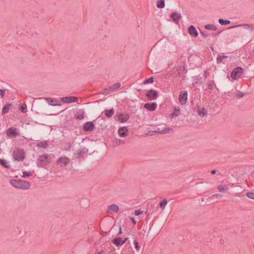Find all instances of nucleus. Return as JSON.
<instances>
[{
	"mask_svg": "<svg viewBox=\"0 0 254 254\" xmlns=\"http://www.w3.org/2000/svg\"><path fill=\"white\" fill-rule=\"evenodd\" d=\"M146 96L149 100H154L158 97V92L157 90L150 89L146 94Z\"/></svg>",
	"mask_w": 254,
	"mask_h": 254,
	"instance_id": "nucleus-6",
	"label": "nucleus"
},
{
	"mask_svg": "<svg viewBox=\"0 0 254 254\" xmlns=\"http://www.w3.org/2000/svg\"><path fill=\"white\" fill-rule=\"evenodd\" d=\"M227 36L230 37V38H231V37H232V34L231 33L228 34Z\"/></svg>",
	"mask_w": 254,
	"mask_h": 254,
	"instance_id": "nucleus-55",
	"label": "nucleus"
},
{
	"mask_svg": "<svg viewBox=\"0 0 254 254\" xmlns=\"http://www.w3.org/2000/svg\"><path fill=\"white\" fill-rule=\"evenodd\" d=\"M143 212V211L141 210V209H137L134 211V214L136 216H138L141 214Z\"/></svg>",
	"mask_w": 254,
	"mask_h": 254,
	"instance_id": "nucleus-43",
	"label": "nucleus"
},
{
	"mask_svg": "<svg viewBox=\"0 0 254 254\" xmlns=\"http://www.w3.org/2000/svg\"><path fill=\"white\" fill-rule=\"evenodd\" d=\"M167 203V200L166 199H163L159 204L160 208L163 209Z\"/></svg>",
	"mask_w": 254,
	"mask_h": 254,
	"instance_id": "nucleus-35",
	"label": "nucleus"
},
{
	"mask_svg": "<svg viewBox=\"0 0 254 254\" xmlns=\"http://www.w3.org/2000/svg\"><path fill=\"white\" fill-rule=\"evenodd\" d=\"M198 114L201 117H203L207 114V111H206L204 108H202L199 109L197 111Z\"/></svg>",
	"mask_w": 254,
	"mask_h": 254,
	"instance_id": "nucleus-29",
	"label": "nucleus"
},
{
	"mask_svg": "<svg viewBox=\"0 0 254 254\" xmlns=\"http://www.w3.org/2000/svg\"><path fill=\"white\" fill-rule=\"evenodd\" d=\"M112 243L117 246H122L123 245L122 239L121 237H117L113 239Z\"/></svg>",
	"mask_w": 254,
	"mask_h": 254,
	"instance_id": "nucleus-20",
	"label": "nucleus"
},
{
	"mask_svg": "<svg viewBox=\"0 0 254 254\" xmlns=\"http://www.w3.org/2000/svg\"><path fill=\"white\" fill-rule=\"evenodd\" d=\"M71 144H69L68 149H69L71 148Z\"/></svg>",
	"mask_w": 254,
	"mask_h": 254,
	"instance_id": "nucleus-58",
	"label": "nucleus"
},
{
	"mask_svg": "<svg viewBox=\"0 0 254 254\" xmlns=\"http://www.w3.org/2000/svg\"><path fill=\"white\" fill-rule=\"evenodd\" d=\"M122 233V228H121V227H120V230H119V232L118 233V235L121 234Z\"/></svg>",
	"mask_w": 254,
	"mask_h": 254,
	"instance_id": "nucleus-53",
	"label": "nucleus"
},
{
	"mask_svg": "<svg viewBox=\"0 0 254 254\" xmlns=\"http://www.w3.org/2000/svg\"><path fill=\"white\" fill-rule=\"evenodd\" d=\"M36 146L39 148L46 149L48 147V141L47 140H44L43 141L38 142L36 144Z\"/></svg>",
	"mask_w": 254,
	"mask_h": 254,
	"instance_id": "nucleus-19",
	"label": "nucleus"
},
{
	"mask_svg": "<svg viewBox=\"0 0 254 254\" xmlns=\"http://www.w3.org/2000/svg\"><path fill=\"white\" fill-rule=\"evenodd\" d=\"M27 109V106L25 104H22L20 107V110L22 113H26Z\"/></svg>",
	"mask_w": 254,
	"mask_h": 254,
	"instance_id": "nucleus-37",
	"label": "nucleus"
},
{
	"mask_svg": "<svg viewBox=\"0 0 254 254\" xmlns=\"http://www.w3.org/2000/svg\"><path fill=\"white\" fill-rule=\"evenodd\" d=\"M189 34L193 37H197L198 33L194 26L191 25L188 28Z\"/></svg>",
	"mask_w": 254,
	"mask_h": 254,
	"instance_id": "nucleus-14",
	"label": "nucleus"
},
{
	"mask_svg": "<svg viewBox=\"0 0 254 254\" xmlns=\"http://www.w3.org/2000/svg\"><path fill=\"white\" fill-rule=\"evenodd\" d=\"M45 99L47 101H48L50 105L52 106L60 105L59 104H58V101L56 100H54L53 99L51 98H46Z\"/></svg>",
	"mask_w": 254,
	"mask_h": 254,
	"instance_id": "nucleus-21",
	"label": "nucleus"
},
{
	"mask_svg": "<svg viewBox=\"0 0 254 254\" xmlns=\"http://www.w3.org/2000/svg\"><path fill=\"white\" fill-rule=\"evenodd\" d=\"M128 238H126L124 240H122L123 244L128 240Z\"/></svg>",
	"mask_w": 254,
	"mask_h": 254,
	"instance_id": "nucleus-54",
	"label": "nucleus"
},
{
	"mask_svg": "<svg viewBox=\"0 0 254 254\" xmlns=\"http://www.w3.org/2000/svg\"><path fill=\"white\" fill-rule=\"evenodd\" d=\"M119 207L117 204H113L108 206L107 211L109 213L117 212L119 210Z\"/></svg>",
	"mask_w": 254,
	"mask_h": 254,
	"instance_id": "nucleus-17",
	"label": "nucleus"
},
{
	"mask_svg": "<svg viewBox=\"0 0 254 254\" xmlns=\"http://www.w3.org/2000/svg\"><path fill=\"white\" fill-rule=\"evenodd\" d=\"M243 72V68L240 66H238L233 70L231 73V77L233 79L236 80L241 76Z\"/></svg>",
	"mask_w": 254,
	"mask_h": 254,
	"instance_id": "nucleus-4",
	"label": "nucleus"
},
{
	"mask_svg": "<svg viewBox=\"0 0 254 254\" xmlns=\"http://www.w3.org/2000/svg\"><path fill=\"white\" fill-rule=\"evenodd\" d=\"M222 194H219V193H215L214 194H213L211 197H209V198L211 199V198H218V197H222Z\"/></svg>",
	"mask_w": 254,
	"mask_h": 254,
	"instance_id": "nucleus-41",
	"label": "nucleus"
},
{
	"mask_svg": "<svg viewBox=\"0 0 254 254\" xmlns=\"http://www.w3.org/2000/svg\"><path fill=\"white\" fill-rule=\"evenodd\" d=\"M207 85L208 89L210 90H212L213 89V86H215V84L213 80H208L207 82Z\"/></svg>",
	"mask_w": 254,
	"mask_h": 254,
	"instance_id": "nucleus-28",
	"label": "nucleus"
},
{
	"mask_svg": "<svg viewBox=\"0 0 254 254\" xmlns=\"http://www.w3.org/2000/svg\"><path fill=\"white\" fill-rule=\"evenodd\" d=\"M237 27H242L243 28L245 29L249 30L251 32H252L254 31V28L253 25L249 24H239L229 27L228 28L231 29Z\"/></svg>",
	"mask_w": 254,
	"mask_h": 254,
	"instance_id": "nucleus-9",
	"label": "nucleus"
},
{
	"mask_svg": "<svg viewBox=\"0 0 254 254\" xmlns=\"http://www.w3.org/2000/svg\"><path fill=\"white\" fill-rule=\"evenodd\" d=\"M69 162V159L66 157H61L58 160H57V163L60 166L67 165Z\"/></svg>",
	"mask_w": 254,
	"mask_h": 254,
	"instance_id": "nucleus-13",
	"label": "nucleus"
},
{
	"mask_svg": "<svg viewBox=\"0 0 254 254\" xmlns=\"http://www.w3.org/2000/svg\"><path fill=\"white\" fill-rule=\"evenodd\" d=\"M154 78L153 77H150L147 79H146L144 81L143 83L146 84L148 83H152L154 82Z\"/></svg>",
	"mask_w": 254,
	"mask_h": 254,
	"instance_id": "nucleus-34",
	"label": "nucleus"
},
{
	"mask_svg": "<svg viewBox=\"0 0 254 254\" xmlns=\"http://www.w3.org/2000/svg\"><path fill=\"white\" fill-rule=\"evenodd\" d=\"M134 243L135 248L137 250H139L140 249V247L139 246L138 242L136 240H135L134 242Z\"/></svg>",
	"mask_w": 254,
	"mask_h": 254,
	"instance_id": "nucleus-42",
	"label": "nucleus"
},
{
	"mask_svg": "<svg viewBox=\"0 0 254 254\" xmlns=\"http://www.w3.org/2000/svg\"><path fill=\"white\" fill-rule=\"evenodd\" d=\"M144 107L148 111H153L157 108V104L155 102L146 103L145 104Z\"/></svg>",
	"mask_w": 254,
	"mask_h": 254,
	"instance_id": "nucleus-16",
	"label": "nucleus"
},
{
	"mask_svg": "<svg viewBox=\"0 0 254 254\" xmlns=\"http://www.w3.org/2000/svg\"><path fill=\"white\" fill-rule=\"evenodd\" d=\"M51 162L50 155L48 154H42L39 157L37 165L40 167H44Z\"/></svg>",
	"mask_w": 254,
	"mask_h": 254,
	"instance_id": "nucleus-2",
	"label": "nucleus"
},
{
	"mask_svg": "<svg viewBox=\"0 0 254 254\" xmlns=\"http://www.w3.org/2000/svg\"><path fill=\"white\" fill-rule=\"evenodd\" d=\"M222 56V58H227V56H225V55H223Z\"/></svg>",
	"mask_w": 254,
	"mask_h": 254,
	"instance_id": "nucleus-57",
	"label": "nucleus"
},
{
	"mask_svg": "<svg viewBox=\"0 0 254 254\" xmlns=\"http://www.w3.org/2000/svg\"><path fill=\"white\" fill-rule=\"evenodd\" d=\"M84 150L85 148L78 149L77 153L74 154V157L75 158H79L83 154L85 153V151Z\"/></svg>",
	"mask_w": 254,
	"mask_h": 254,
	"instance_id": "nucleus-26",
	"label": "nucleus"
},
{
	"mask_svg": "<svg viewBox=\"0 0 254 254\" xmlns=\"http://www.w3.org/2000/svg\"><path fill=\"white\" fill-rule=\"evenodd\" d=\"M5 89H0V96H1V98H3L4 93H5Z\"/></svg>",
	"mask_w": 254,
	"mask_h": 254,
	"instance_id": "nucleus-44",
	"label": "nucleus"
},
{
	"mask_svg": "<svg viewBox=\"0 0 254 254\" xmlns=\"http://www.w3.org/2000/svg\"><path fill=\"white\" fill-rule=\"evenodd\" d=\"M217 63L220 64L222 62V55H218L216 59Z\"/></svg>",
	"mask_w": 254,
	"mask_h": 254,
	"instance_id": "nucleus-40",
	"label": "nucleus"
},
{
	"mask_svg": "<svg viewBox=\"0 0 254 254\" xmlns=\"http://www.w3.org/2000/svg\"><path fill=\"white\" fill-rule=\"evenodd\" d=\"M215 173H216V170H212V171H211V174L212 175H214V174H215Z\"/></svg>",
	"mask_w": 254,
	"mask_h": 254,
	"instance_id": "nucleus-52",
	"label": "nucleus"
},
{
	"mask_svg": "<svg viewBox=\"0 0 254 254\" xmlns=\"http://www.w3.org/2000/svg\"><path fill=\"white\" fill-rule=\"evenodd\" d=\"M25 157V152L23 149L17 148L13 152L14 159L17 161H22Z\"/></svg>",
	"mask_w": 254,
	"mask_h": 254,
	"instance_id": "nucleus-3",
	"label": "nucleus"
},
{
	"mask_svg": "<svg viewBox=\"0 0 254 254\" xmlns=\"http://www.w3.org/2000/svg\"><path fill=\"white\" fill-rule=\"evenodd\" d=\"M156 6L158 8H162L165 7V0H158L157 1Z\"/></svg>",
	"mask_w": 254,
	"mask_h": 254,
	"instance_id": "nucleus-30",
	"label": "nucleus"
},
{
	"mask_svg": "<svg viewBox=\"0 0 254 254\" xmlns=\"http://www.w3.org/2000/svg\"><path fill=\"white\" fill-rule=\"evenodd\" d=\"M217 189L219 191L223 192L228 190L229 189V188L227 185H219L217 187Z\"/></svg>",
	"mask_w": 254,
	"mask_h": 254,
	"instance_id": "nucleus-25",
	"label": "nucleus"
},
{
	"mask_svg": "<svg viewBox=\"0 0 254 254\" xmlns=\"http://www.w3.org/2000/svg\"><path fill=\"white\" fill-rule=\"evenodd\" d=\"M204 28L207 30H211L213 31H215L217 29V27L215 25L211 24L205 25L204 26Z\"/></svg>",
	"mask_w": 254,
	"mask_h": 254,
	"instance_id": "nucleus-24",
	"label": "nucleus"
},
{
	"mask_svg": "<svg viewBox=\"0 0 254 254\" xmlns=\"http://www.w3.org/2000/svg\"><path fill=\"white\" fill-rule=\"evenodd\" d=\"M107 91H108V90H105V89H103V90H102L100 92V94H107Z\"/></svg>",
	"mask_w": 254,
	"mask_h": 254,
	"instance_id": "nucleus-49",
	"label": "nucleus"
},
{
	"mask_svg": "<svg viewBox=\"0 0 254 254\" xmlns=\"http://www.w3.org/2000/svg\"><path fill=\"white\" fill-rule=\"evenodd\" d=\"M114 114V110L112 108L109 110H105V115L108 118H111Z\"/></svg>",
	"mask_w": 254,
	"mask_h": 254,
	"instance_id": "nucleus-27",
	"label": "nucleus"
},
{
	"mask_svg": "<svg viewBox=\"0 0 254 254\" xmlns=\"http://www.w3.org/2000/svg\"><path fill=\"white\" fill-rule=\"evenodd\" d=\"M129 115H126L125 116H123L122 118H121L120 122L121 123H125L127 122L129 119Z\"/></svg>",
	"mask_w": 254,
	"mask_h": 254,
	"instance_id": "nucleus-36",
	"label": "nucleus"
},
{
	"mask_svg": "<svg viewBox=\"0 0 254 254\" xmlns=\"http://www.w3.org/2000/svg\"><path fill=\"white\" fill-rule=\"evenodd\" d=\"M246 195L248 197L254 200V192H247Z\"/></svg>",
	"mask_w": 254,
	"mask_h": 254,
	"instance_id": "nucleus-38",
	"label": "nucleus"
},
{
	"mask_svg": "<svg viewBox=\"0 0 254 254\" xmlns=\"http://www.w3.org/2000/svg\"><path fill=\"white\" fill-rule=\"evenodd\" d=\"M200 34L204 37H206L208 36V34L206 33L205 32L200 31Z\"/></svg>",
	"mask_w": 254,
	"mask_h": 254,
	"instance_id": "nucleus-47",
	"label": "nucleus"
},
{
	"mask_svg": "<svg viewBox=\"0 0 254 254\" xmlns=\"http://www.w3.org/2000/svg\"><path fill=\"white\" fill-rule=\"evenodd\" d=\"M130 219L134 224H136V221H135V219L133 217H131Z\"/></svg>",
	"mask_w": 254,
	"mask_h": 254,
	"instance_id": "nucleus-50",
	"label": "nucleus"
},
{
	"mask_svg": "<svg viewBox=\"0 0 254 254\" xmlns=\"http://www.w3.org/2000/svg\"><path fill=\"white\" fill-rule=\"evenodd\" d=\"M116 143L117 144H120L121 142H123V143H124V141H123L122 140L120 139H116Z\"/></svg>",
	"mask_w": 254,
	"mask_h": 254,
	"instance_id": "nucleus-46",
	"label": "nucleus"
},
{
	"mask_svg": "<svg viewBox=\"0 0 254 254\" xmlns=\"http://www.w3.org/2000/svg\"><path fill=\"white\" fill-rule=\"evenodd\" d=\"M121 84L120 82H116L113 85L109 86V87L105 88V90H108V92L112 91L120 87Z\"/></svg>",
	"mask_w": 254,
	"mask_h": 254,
	"instance_id": "nucleus-18",
	"label": "nucleus"
},
{
	"mask_svg": "<svg viewBox=\"0 0 254 254\" xmlns=\"http://www.w3.org/2000/svg\"><path fill=\"white\" fill-rule=\"evenodd\" d=\"M244 96V94L243 93H239L236 94L235 95V97L237 98H241V97H243Z\"/></svg>",
	"mask_w": 254,
	"mask_h": 254,
	"instance_id": "nucleus-45",
	"label": "nucleus"
},
{
	"mask_svg": "<svg viewBox=\"0 0 254 254\" xmlns=\"http://www.w3.org/2000/svg\"><path fill=\"white\" fill-rule=\"evenodd\" d=\"M78 98L74 96H65L62 97L61 100L65 103L75 102L78 101Z\"/></svg>",
	"mask_w": 254,
	"mask_h": 254,
	"instance_id": "nucleus-7",
	"label": "nucleus"
},
{
	"mask_svg": "<svg viewBox=\"0 0 254 254\" xmlns=\"http://www.w3.org/2000/svg\"><path fill=\"white\" fill-rule=\"evenodd\" d=\"M188 100V92H185L183 93H180L179 96V101L182 105L186 104Z\"/></svg>",
	"mask_w": 254,
	"mask_h": 254,
	"instance_id": "nucleus-10",
	"label": "nucleus"
},
{
	"mask_svg": "<svg viewBox=\"0 0 254 254\" xmlns=\"http://www.w3.org/2000/svg\"><path fill=\"white\" fill-rule=\"evenodd\" d=\"M6 134L9 137H15L18 135L17 132V129L15 127H12L8 128L6 131Z\"/></svg>",
	"mask_w": 254,
	"mask_h": 254,
	"instance_id": "nucleus-5",
	"label": "nucleus"
},
{
	"mask_svg": "<svg viewBox=\"0 0 254 254\" xmlns=\"http://www.w3.org/2000/svg\"><path fill=\"white\" fill-rule=\"evenodd\" d=\"M10 184L14 188L22 190H27L30 188L31 184L29 182L21 180L11 179Z\"/></svg>",
	"mask_w": 254,
	"mask_h": 254,
	"instance_id": "nucleus-1",
	"label": "nucleus"
},
{
	"mask_svg": "<svg viewBox=\"0 0 254 254\" xmlns=\"http://www.w3.org/2000/svg\"><path fill=\"white\" fill-rule=\"evenodd\" d=\"M145 214H147L148 215H149L150 214V213L148 212V211L147 210H146V211L145 212Z\"/></svg>",
	"mask_w": 254,
	"mask_h": 254,
	"instance_id": "nucleus-56",
	"label": "nucleus"
},
{
	"mask_svg": "<svg viewBox=\"0 0 254 254\" xmlns=\"http://www.w3.org/2000/svg\"><path fill=\"white\" fill-rule=\"evenodd\" d=\"M11 106V104L7 103L5 104L2 109V114L4 115L8 112L10 107Z\"/></svg>",
	"mask_w": 254,
	"mask_h": 254,
	"instance_id": "nucleus-23",
	"label": "nucleus"
},
{
	"mask_svg": "<svg viewBox=\"0 0 254 254\" xmlns=\"http://www.w3.org/2000/svg\"><path fill=\"white\" fill-rule=\"evenodd\" d=\"M170 130H171V128L170 127H165L163 129H162L161 130H159L158 131V132L160 133V134H165V133H169V131H170Z\"/></svg>",
	"mask_w": 254,
	"mask_h": 254,
	"instance_id": "nucleus-33",
	"label": "nucleus"
},
{
	"mask_svg": "<svg viewBox=\"0 0 254 254\" xmlns=\"http://www.w3.org/2000/svg\"><path fill=\"white\" fill-rule=\"evenodd\" d=\"M180 114V112L179 108H177L176 107L174 108V111L171 114L172 117H177Z\"/></svg>",
	"mask_w": 254,
	"mask_h": 254,
	"instance_id": "nucleus-32",
	"label": "nucleus"
},
{
	"mask_svg": "<svg viewBox=\"0 0 254 254\" xmlns=\"http://www.w3.org/2000/svg\"><path fill=\"white\" fill-rule=\"evenodd\" d=\"M128 130L127 127H120L118 129L119 135L121 137H125L128 134Z\"/></svg>",
	"mask_w": 254,
	"mask_h": 254,
	"instance_id": "nucleus-11",
	"label": "nucleus"
},
{
	"mask_svg": "<svg viewBox=\"0 0 254 254\" xmlns=\"http://www.w3.org/2000/svg\"><path fill=\"white\" fill-rule=\"evenodd\" d=\"M170 17L176 23H178L182 18L181 14L176 12H172L170 15Z\"/></svg>",
	"mask_w": 254,
	"mask_h": 254,
	"instance_id": "nucleus-15",
	"label": "nucleus"
},
{
	"mask_svg": "<svg viewBox=\"0 0 254 254\" xmlns=\"http://www.w3.org/2000/svg\"><path fill=\"white\" fill-rule=\"evenodd\" d=\"M233 41V39L230 38V40H229V42H232V41Z\"/></svg>",
	"mask_w": 254,
	"mask_h": 254,
	"instance_id": "nucleus-59",
	"label": "nucleus"
},
{
	"mask_svg": "<svg viewBox=\"0 0 254 254\" xmlns=\"http://www.w3.org/2000/svg\"><path fill=\"white\" fill-rule=\"evenodd\" d=\"M23 176H22V177H30V176H31L32 175V174L31 172H27L26 171L25 172H23Z\"/></svg>",
	"mask_w": 254,
	"mask_h": 254,
	"instance_id": "nucleus-39",
	"label": "nucleus"
},
{
	"mask_svg": "<svg viewBox=\"0 0 254 254\" xmlns=\"http://www.w3.org/2000/svg\"><path fill=\"white\" fill-rule=\"evenodd\" d=\"M0 164L5 168L9 169L10 168V165L3 159H0Z\"/></svg>",
	"mask_w": 254,
	"mask_h": 254,
	"instance_id": "nucleus-22",
	"label": "nucleus"
},
{
	"mask_svg": "<svg viewBox=\"0 0 254 254\" xmlns=\"http://www.w3.org/2000/svg\"><path fill=\"white\" fill-rule=\"evenodd\" d=\"M219 23L222 25H228L230 23L231 21L229 20H225L222 18H220L218 20Z\"/></svg>",
	"mask_w": 254,
	"mask_h": 254,
	"instance_id": "nucleus-31",
	"label": "nucleus"
},
{
	"mask_svg": "<svg viewBox=\"0 0 254 254\" xmlns=\"http://www.w3.org/2000/svg\"><path fill=\"white\" fill-rule=\"evenodd\" d=\"M94 124L92 122H87L83 125V129L85 131H90L93 129Z\"/></svg>",
	"mask_w": 254,
	"mask_h": 254,
	"instance_id": "nucleus-8",
	"label": "nucleus"
},
{
	"mask_svg": "<svg viewBox=\"0 0 254 254\" xmlns=\"http://www.w3.org/2000/svg\"><path fill=\"white\" fill-rule=\"evenodd\" d=\"M118 118H119V119L120 120H121V118H122L123 117V115L122 114H119L118 116H117Z\"/></svg>",
	"mask_w": 254,
	"mask_h": 254,
	"instance_id": "nucleus-51",
	"label": "nucleus"
},
{
	"mask_svg": "<svg viewBox=\"0 0 254 254\" xmlns=\"http://www.w3.org/2000/svg\"><path fill=\"white\" fill-rule=\"evenodd\" d=\"M221 31H218L217 32H215V33H214L213 34H212V36H214V37H215L217 35H218L219 34H220L221 33Z\"/></svg>",
	"mask_w": 254,
	"mask_h": 254,
	"instance_id": "nucleus-48",
	"label": "nucleus"
},
{
	"mask_svg": "<svg viewBox=\"0 0 254 254\" xmlns=\"http://www.w3.org/2000/svg\"><path fill=\"white\" fill-rule=\"evenodd\" d=\"M85 112L84 109L77 110L75 114V119L81 120L84 118Z\"/></svg>",
	"mask_w": 254,
	"mask_h": 254,
	"instance_id": "nucleus-12",
	"label": "nucleus"
}]
</instances>
